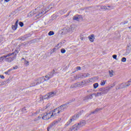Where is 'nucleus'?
Here are the masks:
<instances>
[{"label": "nucleus", "mask_w": 131, "mask_h": 131, "mask_svg": "<svg viewBox=\"0 0 131 131\" xmlns=\"http://www.w3.org/2000/svg\"><path fill=\"white\" fill-rule=\"evenodd\" d=\"M58 111H52L49 113H46L44 114L42 117V119L43 120H48V119H50V118H55L56 117V114L57 113Z\"/></svg>", "instance_id": "nucleus-1"}, {"label": "nucleus", "mask_w": 131, "mask_h": 131, "mask_svg": "<svg viewBox=\"0 0 131 131\" xmlns=\"http://www.w3.org/2000/svg\"><path fill=\"white\" fill-rule=\"evenodd\" d=\"M36 11H38V13L36 15V17L37 18L42 17V16L47 13V11H46V7L42 5L39 6V7L36 8Z\"/></svg>", "instance_id": "nucleus-2"}, {"label": "nucleus", "mask_w": 131, "mask_h": 131, "mask_svg": "<svg viewBox=\"0 0 131 131\" xmlns=\"http://www.w3.org/2000/svg\"><path fill=\"white\" fill-rule=\"evenodd\" d=\"M86 124L85 121H82L78 124H75L72 127H71L68 131H76L81 128L82 126H84Z\"/></svg>", "instance_id": "nucleus-3"}, {"label": "nucleus", "mask_w": 131, "mask_h": 131, "mask_svg": "<svg viewBox=\"0 0 131 131\" xmlns=\"http://www.w3.org/2000/svg\"><path fill=\"white\" fill-rule=\"evenodd\" d=\"M68 107V106L67 105V104H63L62 105H61L59 107L55 108L53 111H57V113H56V116H58L60 112H63V111L66 110Z\"/></svg>", "instance_id": "nucleus-4"}, {"label": "nucleus", "mask_w": 131, "mask_h": 131, "mask_svg": "<svg viewBox=\"0 0 131 131\" xmlns=\"http://www.w3.org/2000/svg\"><path fill=\"white\" fill-rule=\"evenodd\" d=\"M55 96H56V92H50L44 96L43 99L44 100H46V99H50V98H53V97H55Z\"/></svg>", "instance_id": "nucleus-5"}, {"label": "nucleus", "mask_w": 131, "mask_h": 131, "mask_svg": "<svg viewBox=\"0 0 131 131\" xmlns=\"http://www.w3.org/2000/svg\"><path fill=\"white\" fill-rule=\"evenodd\" d=\"M129 85H130V84L127 83V82L126 83H122V84H119L117 85L116 89V90L124 89V88H127V86H129Z\"/></svg>", "instance_id": "nucleus-6"}, {"label": "nucleus", "mask_w": 131, "mask_h": 131, "mask_svg": "<svg viewBox=\"0 0 131 131\" xmlns=\"http://www.w3.org/2000/svg\"><path fill=\"white\" fill-rule=\"evenodd\" d=\"M15 53H18V52H17V50H15L14 52H13L12 53H9L6 55H4V56L1 57H0V62H3V61H4V60H5V59H6V58H8V57H11V56H12V55H14V54H15Z\"/></svg>", "instance_id": "nucleus-7"}, {"label": "nucleus", "mask_w": 131, "mask_h": 131, "mask_svg": "<svg viewBox=\"0 0 131 131\" xmlns=\"http://www.w3.org/2000/svg\"><path fill=\"white\" fill-rule=\"evenodd\" d=\"M110 90H111V87H106V88H102L99 89V92L103 93V94L105 95V94H107L108 91H110Z\"/></svg>", "instance_id": "nucleus-8"}, {"label": "nucleus", "mask_w": 131, "mask_h": 131, "mask_svg": "<svg viewBox=\"0 0 131 131\" xmlns=\"http://www.w3.org/2000/svg\"><path fill=\"white\" fill-rule=\"evenodd\" d=\"M82 16L81 15H76L73 16V20L75 21H80V20H82Z\"/></svg>", "instance_id": "nucleus-9"}, {"label": "nucleus", "mask_w": 131, "mask_h": 131, "mask_svg": "<svg viewBox=\"0 0 131 131\" xmlns=\"http://www.w3.org/2000/svg\"><path fill=\"white\" fill-rule=\"evenodd\" d=\"M75 27L74 25H72L70 26V28H68L66 29L67 31H68V32H73V31H74L75 30Z\"/></svg>", "instance_id": "nucleus-10"}, {"label": "nucleus", "mask_w": 131, "mask_h": 131, "mask_svg": "<svg viewBox=\"0 0 131 131\" xmlns=\"http://www.w3.org/2000/svg\"><path fill=\"white\" fill-rule=\"evenodd\" d=\"M16 56H17V53H15V55L13 57H9L6 58L5 60L8 61V62H12V61H14V59H16Z\"/></svg>", "instance_id": "nucleus-11"}, {"label": "nucleus", "mask_w": 131, "mask_h": 131, "mask_svg": "<svg viewBox=\"0 0 131 131\" xmlns=\"http://www.w3.org/2000/svg\"><path fill=\"white\" fill-rule=\"evenodd\" d=\"M88 38L91 42H94V41L95 40V35L94 34H92L88 37Z\"/></svg>", "instance_id": "nucleus-12"}, {"label": "nucleus", "mask_w": 131, "mask_h": 131, "mask_svg": "<svg viewBox=\"0 0 131 131\" xmlns=\"http://www.w3.org/2000/svg\"><path fill=\"white\" fill-rule=\"evenodd\" d=\"M78 117H79V115H76L74 116H73L70 120H71L72 122L73 121H74L75 120H76V119H77V118H78Z\"/></svg>", "instance_id": "nucleus-13"}, {"label": "nucleus", "mask_w": 131, "mask_h": 131, "mask_svg": "<svg viewBox=\"0 0 131 131\" xmlns=\"http://www.w3.org/2000/svg\"><path fill=\"white\" fill-rule=\"evenodd\" d=\"M36 13V9L35 10L32 11L30 13H29V17H32V16H34V14Z\"/></svg>", "instance_id": "nucleus-14"}, {"label": "nucleus", "mask_w": 131, "mask_h": 131, "mask_svg": "<svg viewBox=\"0 0 131 131\" xmlns=\"http://www.w3.org/2000/svg\"><path fill=\"white\" fill-rule=\"evenodd\" d=\"M52 77H53V75H52V74H49L45 76V78L44 79H45V81H47V80H49V79H50V78H52Z\"/></svg>", "instance_id": "nucleus-15"}, {"label": "nucleus", "mask_w": 131, "mask_h": 131, "mask_svg": "<svg viewBox=\"0 0 131 131\" xmlns=\"http://www.w3.org/2000/svg\"><path fill=\"white\" fill-rule=\"evenodd\" d=\"M18 20H17L15 25L12 26V29H13V30H16V29H17L18 27Z\"/></svg>", "instance_id": "nucleus-16"}, {"label": "nucleus", "mask_w": 131, "mask_h": 131, "mask_svg": "<svg viewBox=\"0 0 131 131\" xmlns=\"http://www.w3.org/2000/svg\"><path fill=\"white\" fill-rule=\"evenodd\" d=\"M109 75L111 77H112L115 75V72L113 70H111L108 71Z\"/></svg>", "instance_id": "nucleus-17"}, {"label": "nucleus", "mask_w": 131, "mask_h": 131, "mask_svg": "<svg viewBox=\"0 0 131 131\" xmlns=\"http://www.w3.org/2000/svg\"><path fill=\"white\" fill-rule=\"evenodd\" d=\"M51 103H48L46 105V106H45V107H44L43 109L40 110V111H43V110H46V109H48V108H50V106H51Z\"/></svg>", "instance_id": "nucleus-18"}, {"label": "nucleus", "mask_w": 131, "mask_h": 131, "mask_svg": "<svg viewBox=\"0 0 131 131\" xmlns=\"http://www.w3.org/2000/svg\"><path fill=\"white\" fill-rule=\"evenodd\" d=\"M61 122V118H59L57 120L53 122V124H58V123H60Z\"/></svg>", "instance_id": "nucleus-19"}, {"label": "nucleus", "mask_w": 131, "mask_h": 131, "mask_svg": "<svg viewBox=\"0 0 131 131\" xmlns=\"http://www.w3.org/2000/svg\"><path fill=\"white\" fill-rule=\"evenodd\" d=\"M101 110H102V108H96L95 110V111H94V112H92V113L93 114H96V113H98V112H99V111H101Z\"/></svg>", "instance_id": "nucleus-20"}, {"label": "nucleus", "mask_w": 131, "mask_h": 131, "mask_svg": "<svg viewBox=\"0 0 131 131\" xmlns=\"http://www.w3.org/2000/svg\"><path fill=\"white\" fill-rule=\"evenodd\" d=\"M104 95L102 92H98L97 93L95 94V97H99V96H102Z\"/></svg>", "instance_id": "nucleus-21"}, {"label": "nucleus", "mask_w": 131, "mask_h": 131, "mask_svg": "<svg viewBox=\"0 0 131 131\" xmlns=\"http://www.w3.org/2000/svg\"><path fill=\"white\" fill-rule=\"evenodd\" d=\"M37 84V81H34V82H33L31 84V86H35V85H36Z\"/></svg>", "instance_id": "nucleus-22"}, {"label": "nucleus", "mask_w": 131, "mask_h": 131, "mask_svg": "<svg viewBox=\"0 0 131 131\" xmlns=\"http://www.w3.org/2000/svg\"><path fill=\"white\" fill-rule=\"evenodd\" d=\"M71 122H72L71 120H69L68 122L65 124V127L68 126V125H70Z\"/></svg>", "instance_id": "nucleus-23"}, {"label": "nucleus", "mask_w": 131, "mask_h": 131, "mask_svg": "<svg viewBox=\"0 0 131 131\" xmlns=\"http://www.w3.org/2000/svg\"><path fill=\"white\" fill-rule=\"evenodd\" d=\"M37 81V83L39 84V83H41V78H39L38 79L36 80Z\"/></svg>", "instance_id": "nucleus-24"}, {"label": "nucleus", "mask_w": 131, "mask_h": 131, "mask_svg": "<svg viewBox=\"0 0 131 131\" xmlns=\"http://www.w3.org/2000/svg\"><path fill=\"white\" fill-rule=\"evenodd\" d=\"M106 83V80H102L100 83L101 85H105V84Z\"/></svg>", "instance_id": "nucleus-25"}, {"label": "nucleus", "mask_w": 131, "mask_h": 131, "mask_svg": "<svg viewBox=\"0 0 131 131\" xmlns=\"http://www.w3.org/2000/svg\"><path fill=\"white\" fill-rule=\"evenodd\" d=\"M93 86L95 89H97L99 86V84L98 83H95L93 84Z\"/></svg>", "instance_id": "nucleus-26"}, {"label": "nucleus", "mask_w": 131, "mask_h": 131, "mask_svg": "<svg viewBox=\"0 0 131 131\" xmlns=\"http://www.w3.org/2000/svg\"><path fill=\"white\" fill-rule=\"evenodd\" d=\"M54 33L53 31H50L48 33V35H50V36H52V35H54Z\"/></svg>", "instance_id": "nucleus-27"}, {"label": "nucleus", "mask_w": 131, "mask_h": 131, "mask_svg": "<svg viewBox=\"0 0 131 131\" xmlns=\"http://www.w3.org/2000/svg\"><path fill=\"white\" fill-rule=\"evenodd\" d=\"M61 53H62V54H65V53H66V50L64 49H62L61 50Z\"/></svg>", "instance_id": "nucleus-28"}, {"label": "nucleus", "mask_w": 131, "mask_h": 131, "mask_svg": "<svg viewBox=\"0 0 131 131\" xmlns=\"http://www.w3.org/2000/svg\"><path fill=\"white\" fill-rule=\"evenodd\" d=\"M121 62H126V58L125 57H123L121 59Z\"/></svg>", "instance_id": "nucleus-29"}, {"label": "nucleus", "mask_w": 131, "mask_h": 131, "mask_svg": "<svg viewBox=\"0 0 131 131\" xmlns=\"http://www.w3.org/2000/svg\"><path fill=\"white\" fill-rule=\"evenodd\" d=\"M111 9H113V8L111 6H106V10H111Z\"/></svg>", "instance_id": "nucleus-30"}, {"label": "nucleus", "mask_w": 131, "mask_h": 131, "mask_svg": "<svg viewBox=\"0 0 131 131\" xmlns=\"http://www.w3.org/2000/svg\"><path fill=\"white\" fill-rule=\"evenodd\" d=\"M19 26H20V27H23L24 25V24H23L22 22L20 21L19 23Z\"/></svg>", "instance_id": "nucleus-31"}, {"label": "nucleus", "mask_w": 131, "mask_h": 131, "mask_svg": "<svg viewBox=\"0 0 131 131\" xmlns=\"http://www.w3.org/2000/svg\"><path fill=\"white\" fill-rule=\"evenodd\" d=\"M29 62L27 60H26V59H25V64H26V65H29Z\"/></svg>", "instance_id": "nucleus-32"}, {"label": "nucleus", "mask_w": 131, "mask_h": 131, "mask_svg": "<svg viewBox=\"0 0 131 131\" xmlns=\"http://www.w3.org/2000/svg\"><path fill=\"white\" fill-rule=\"evenodd\" d=\"M107 6H102L101 7V9H102V10H107Z\"/></svg>", "instance_id": "nucleus-33"}, {"label": "nucleus", "mask_w": 131, "mask_h": 131, "mask_svg": "<svg viewBox=\"0 0 131 131\" xmlns=\"http://www.w3.org/2000/svg\"><path fill=\"white\" fill-rule=\"evenodd\" d=\"M113 58H114V59H117V55H113Z\"/></svg>", "instance_id": "nucleus-34"}, {"label": "nucleus", "mask_w": 131, "mask_h": 131, "mask_svg": "<svg viewBox=\"0 0 131 131\" xmlns=\"http://www.w3.org/2000/svg\"><path fill=\"white\" fill-rule=\"evenodd\" d=\"M80 69H81L80 67H76L77 71H78V70H80Z\"/></svg>", "instance_id": "nucleus-35"}, {"label": "nucleus", "mask_w": 131, "mask_h": 131, "mask_svg": "<svg viewBox=\"0 0 131 131\" xmlns=\"http://www.w3.org/2000/svg\"><path fill=\"white\" fill-rule=\"evenodd\" d=\"M0 77L2 78V79H5V76H4V75H0Z\"/></svg>", "instance_id": "nucleus-36"}, {"label": "nucleus", "mask_w": 131, "mask_h": 131, "mask_svg": "<svg viewBox=\"0 0 131 131\" xmlns=\"http://www.w3.org/2000/svg\"><path fill=\"white\" fill-rule=\"evenodd\" d=\"M127 83H128V84H130V83H131V79L130 80H129V81L128 82H127Z\"/></svg>", "instance_id": "nucleus-37"}, {"label": "nucleus", "mask_w": 131, "mask_h": 131, "mask_svg": "<svg viewBox=\"0 0 131 131\" xmlns=\"http://www.w3.org/2000/svg\"><path fill=\"white\" fill-rule=\"evenodd\" d=\"M1 85H4L5 84V82H2L1 83H0Z\"/></svg>", "instance_id": "nucleus-38"}, {"label": "nucleus", "mask_w": 131, "mask_h": 131, "mask_svg": "<svg viewBox=\"0 0 131 131\" xmlns=\"http://www.w3.org/2000/svg\"><path fill=\"white\" fill-rule=\"evenodd\" d=\"M11 71H12V69H9V70H8L7 71V72H8V73H10V72H11Z\"/></svg>", "instance_id": "nucleus-39"}, {"label": "nucleus", "mask_w": 131, "mask_h": 131, "mask_svg": "<svg viewBox=\"0 0 131 131\" xmlns=\"http://www.w3.org/2000/svg\"><path fill=\"white\" fill-rule=\"evenodd\" d=\"M11 71H12V69H9V70H8L7 71V72H8V73H10V72H11Z\"/></svg>", "instance_id": "nucleus-40"}, {"label": "nucleus", "mask_w": 131, "mask_h": 131, "mask_svg": "<svg viewBox=\"0 0 131 131\" xmlns=\"http://www.w3.org/2000/svg\"><path fill=\"white\" fill-rule=\"evenodd\" d=\"M13 69H18V66L14 67Z\"/></svg>", "instance_id": "nucleus-41"}, {"label": "nucleus", "mask_w": 131, "mask_h": 131, "mask_svg": "<svg viewBox=\"0 0 131 131\" xmlns=\"http://www.w3.org/2000/svg\"><path fill=\"white\" fill-rule=\"evenodd\" d=\"M5 74H7L8 75H10V74L8 72V71L5 72Z\"/></svg>", "instance_id": "nucleus-42"}, {"label": "nucleus", "mask_w": 131, "mask_h": 131, "mask_svg": "<svg viewBox=\"0 0 131 131\" xmlns=\"http://www.w3.org/2000/svg\"><path fill=\"white\" fill-rule=\"evenodd\" d=\"M5 2H6V3H8V2L10 1V0H4Z\"/></svg>", "instance_id": "nucleus-43"}, {"label": "nucleus", "mask_w": 131, "mask_h": 131, "mask_svg": "<svg viewBox=\"0 0 131 131\" xmlns=\"http://www.w3.org/2000/svg\"><path fill=\"white\" fill-rule=\"evenodd\" d=\"M45 8V10H46V11L47 12V11H48V9H47V8H46V7H44Z\"/></svg>", "instance_id": "nucleus-44"}, {"label": "nucleus", "mask_w": 131, "mask_h": 131, "mask_svg": "<svg viewBox=\"0 0 131 131\" xmlns=\"http://www.w3.org/2000/svg\"><path fill=\"white\" fill-rule=\"evenodd\" d=\"M25 110H26V109H25V108H23L22 111H25Z\"/></svg>", "instance_id": "nucleus-45"}, {"label": "nucleus", "mask_w": 131, "mask_h": 131, "mask_svg": "<svg viewBox=\"0 0 131 131\" xmlns=\"http://www.w3.org/2000/svg\"><path fill=\"white\" fill-rule=\"evenodd\" d=\"M21 60H24L25 61V58H21Z\"/></svg>", "instance_id": "nucleus-46"}, {"label": "nucleus", "mask_w": 131, "mask_h": 131, "mask_svg": "<svg viewBox=\"0 0 131 131\" xmlns=\"http://www.w3.org/2000/svg\"><path fill=\"white\" fill-rule=\"evenodd\" d=\"M81 40H83V38H81Z\"/></svg>", "instance_id": "nucleus-47"}, {"label": "nucleus", "mask_w": 131, "mask_h": 131, "mask_svg": "<svg viewBox=\"0 0 131 131\" xmlns=\"http://www.w3.org/2000/svg\"><path fill=\"white\" fill-rule=\"evenodd\" d=\"M48 9H52V7H49Z\"/></svg>", "instance_id": "nucleus-48"}, {"label": "nucleus", "mask_w": 131, "mask_h": 131, "mask_svg": "<svg viewBox=\"0 0 131 131\" xmlns=\"http://www.w3.org/2000/svg\"><path fill=\"white\" fill-rule=\"evenodd\" d=\"M114 86V85L113 86H112L111 88H113Z\"/></svg>", "instance_id": "nucleus-49"}, {"label": "nucleus", "mask_w": 131, "mask_h": 131, "mask_svg": "<svg viewBox=\"0 0 131 131\" xmlns=\"http://www.w3.org/2000/svg\"><path fill=\"white\" fill-rule=\"evenodd\" d=\"M1 83H0V86H1Z\"/></svg>", "instance_id": "nucleus-50"}]
</instances>
